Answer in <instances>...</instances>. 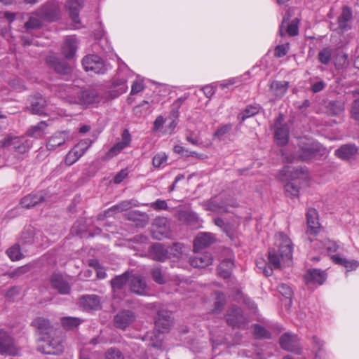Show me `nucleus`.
<instances>
[{
  "instance_id": "1",
  "label": "nucleus",
  "mask_w": 359,
  "mask_h": 359,
  "mask_svg": "<svg viewBox=\"0 0 359 359\" xmlns=\"http://www.w3.org/2000/svg\"><path fill=\"white\" fill-rule=\"evenodd\" d=\"M276 244L278 247V252L275 249H269L268 251L269 265L264 259L257 262L258 270L266 276H271L273 269H279L281 262L287 265L292 262L293 246L289 237L283 232L277 233Z\"/></svg>"
},
{
  "instance_id": "2",
  "label": "nucleus",
  "mask_w": 359,
  "mask_h": 359,
  "mask_svg": "<svg viewBox=\"0 0 359 359\" xmlns=\"http://www.w3.org/2000/svg\"><path fill=\"white\" fill-rule=\"evenodd\" d=\"M309 171L306 168H291L285 166L278 173V178L285 182V194L290 197H298L299 191L309 180Z\"/></svg>"
},
{
  "instance_id": "3",
  "label": "nucleus",
  "mask_w": 359,
  "mask_h": 359,
  "mask_svg": "<svg viewBox=\"0 0 359 359\" xmlns=\"http://www.w3.org/2000/svg\"><path fill=\"white\" fill-rule=\"evenodd\" d=\"M64 90L66 94L61 96L69 104L87 106L99 103L102 99L100 93L95 88L78 90L72 86H66Z\"/></svg>"
},
{
  "instance_id": "4",
  "label": "nucleus",
  "mask_w": 359,
  "mask_h": 359,
  "mask_svg": "<svg viewBox=\"0 0 359 359\" xmlns=\"http://www.w3.org/2000/svg\"><path fill=\"white\" fill-rule=\"evenodd\" d=\"M298 146L299 150L294 154L292 159H288V161L293 162L297 160L307 162L318 156H323L325 154V149L322 144L306 137L299 139Z\"/></svg>"
},
{
  "instance_id": "5",
  "label": "nucleus",
  "mask_w": 359,
  "mask_h": 359,
  "mask_svg": "<svg viewBox=\"0 0 359 359\" xmlns=\"http://www.w3.org/2000/svg\"><path fill=\"white\" fill-rule=\"evenodd\" d=\"M65 349V341L62 336H42L37 340L36 350L43 354L59 355Z\"/></svg>"
},
{
  "instance_id": "6",
  "label": "nucleus",
  "mask_w": 359,
  "mask_h": 359,
  "mask_svg": "<svg viewBox=\"0 0 359 359\" xmlns=\"http://www.w3.org/2000/svg\"><path fill=\"white\" fill-rule=\"evenodd\" d=\"M18 352L11 333L0 326V355H17Z\"/></svg>"
},
{
  "instance_id": "7",
  "label": "nucleus",
  "mask_w": 359,
  "mask_h": 359,
  "mask_svg": "<svg viewBox=\"0 0 359 359\" xmlns=\"http://www.w3.org/2000/svg\"><path fill=\"white\" fill-rule=\"evenodd\" d=\"M82 65L86 72H93L95 74H104L108 70V65L97 55H88L82 60Z\"/></svg>"
},
{
  "instance_id": "8",
  "label": "nucleus",
  "mask_w": 359,
  "mask_h": 359,
  "mask_svg": "<svg viewBox=\"0 0 359 359\" xmlns=\"http://www.w3.org/2000/svg\"><path fill=\"white\" fill-rule=\"evenodd\" d=\"M227 324L232 328L244 329L247 326L248 320L243 314L242 309L233 306L226 315Z\"/></svg>"
},
{
  "instance_id": "9",
  "label": "nucleus",
  "mask_w": 359,
  "mask_h": 359,
  "mask_svg": "<svg viewBox=\"0 0 359 359\" xmlns=\"http://www.w3.org/2000/svg\"><path fill=\"white\" fill-rule=\"evenodd\" d=\"M34 14L47 22H54L60 17V8L55 3L48 2L39 8Z\"/></svg>"
},
{
  "instance_id": "10",
  "label": "nucleus",
  "mask_w": 359,
  "mask_h": 359,
  "mask_svg": "<svg viewBox=\"0 0 359 359\" xmlns=\"http://www.w3.org/2000/svg\"><path fill=\"white\" fill-rule=\"evenodd\" d=\"M137 318L136 313L130 309H121L114 316L113 323L116 328L125 330Z\"/></svg>"
},
{
  "instance_id": "11",
  "label": "nucleus",
  "mask_w": 359,
  "mask_h": 359,
  "mask_svg": "<svg viewBox=\"0 0 359 359\" xmlns=\"http://www.w3.org/2000/svg\"><path fill=\"white\" fill-rule=\"evenodd\" d=\"M130 272L125 271L121 275L116 276L111 280L110 283L114 298L122 299L124 297L121 291L128 283L130 281Z\"/></svg>"
},
{
  "instance_id": "12",
  "label": "nucleus",
  "mask_w": 359,
  "mask_h": 359,
  "mask_svg": "<svg viewBox=\"0 0 359 359\" xmlns=\"http://www.w3.org/2000/svg\"><path fill=\"white\" fill-rule=\"evenodd\" d=\"M279 343L281 348L285 351L295 353H301L299 339L296 334L290 332L284 333L280 337Z\"/></svg>"
},
{
  "instance_id": "13",
  "label": "nucleus",
  "mask_w": 359,
  "mask_h": 359,
  "mask_svg": "<svg viewBox=\"0 0 359 359\" xmlns=\"http://www.w3.org/2000/svg\"><path fill=\"white\" fill-rule=\"evenodd\" d=\"M172 325V313L168 310H160L155 318V327L159 332H167Z\"/></svg>"
},
{
  "instance_id": "14",
  "label": "nucleus",
  "mask_w": 359,
  "mask_h": 359,
  "mask_svg": "<svg viewBox=\"0 0 359 359\" xmlns=\"http://www.w3.org/2000/svg\"><path fill=\"white\" fill-rule=\"evenodd\" d=\"M131 142V136L128 129H124L121 134V141L115 144L107 152L105 159H110L118 155L123 149L128 147Z\"/></svg>"
},
{
  "instance_id": "15",
  "label": "nucleus",
  "mask_w": 359,
  "mask_h": 359,
  "mask_svg": "<svg viewBox=\"0 0 359 359\" xmlns=\"http://www.w3.org/2000/svg\"><path fill=\"white\" fill-rule=\"evenodd\" d=\"M79 306L86 311H96L101 309L100 298L96 294H85L79 299Z\"/></svg>"
},
{
  "instance_id": "16",
  "label": "nucleus",
  "mask_w": 359,
  "mask_h": 359,
  "mask_svg": "<svg viewBox=\"0 0 359 359\" xmlns=\"http://www.w3.org/2000/svg\"><path fill=\"white\" fill-rule=\"evenodd\" d=\"M50 284L60 294H69L71 292L70 285L60 274H53L50 277Z\"/></svg>"
},
{
  "instance_id": "17",
  "label": "nucleus",
  "mask_w": 359,
  "mask_h": 359,
  "mask_svg": "<svg viewBox=\"0 0 359 359\" xmlns=\"http://www.w3.org/2000/svg\"><path fill=\"white\" fill-rule=\"evenodd\" d=\"M307 230L306 233L311 235H317L319 232L320 223L318 212L315 208H310L306 212Z\"/></svg>"
},
{
  "instance_id": "18",
  "label": "nucleus",
  "mask_w": 359,
  "mask_h": 359,
  "mask_svg": "<svg viewBox=\"0 0 359 359\" xmlns=\"http://www.w3.org/2000/svg\"><path fill=\"white\" fill-rule=\"evenodd\" d=\"M215 241V238L212 233L201 232L194 239V248L196 252L209 247Z\"/></svg>"
},
{
  "instance_id": "19",
  "label": "nucleus",
  "mask_w": 359,
  "mask_h": 359,
  "mask_svg": "<svg viewBox=\"0 0 359 359\" xmlns=\"http://www.w3.org/2000/svg\"><path fill=\"white\" fill-rule=\"evenodd\" d=\"M206 210L217 212L224 213L228 212V206L235 207L234 204H229L222 200L221 197H214L210 198L206 203Z\"/></svg>"
},
{
  "instance_id": "20",
  "label": "nucleus",
  "mask_w": 359,
  "mask_h": 359,
  "mask_svg": "<svg viewBox=\"0 0 359 359\" xmlns=\"http://www.w3.org/2000/svg\"><path fill=\"white\" fill-rule=\"evenodd\" d=\"M32 325L34 327L39 333L43 336H48L53 331V326L50 321L43 317H37L32 322Z\"/></svg>"
},
{
  "instance_id": "21",
  "label": "nucleus",
  "mask_w": 359,
  "mask_h": 359,
  "mask_svg": "<svg viewBox=\"0 0 359 359\" xmlns=\"http://www.w3.org/2000/svg\"><path fill=\"white\" fill-rule=\"evenodd\" d=\"M69 133L67 131H57L48 140L46 147L48 150H54L57 147L65 144L69 139Z\"/></svg>"
},
{
  "instance_id": "22",
  "label": "nucleus",
  "mask_w": 359,
  "mask_h": 359,
  "mask_svg": "<svg viewBox=\"0 0 359 359\" xmlns=\"http://www.w3.org/2000/svg\"><path fill=\"white\" fill-rule=\"evenodd\" d=\"M78 46V39L76 36H67L63 43L62 51L65 57L70 60L74 56Z\"/></svg>"
},
{
  "instance_id": "23",
  "label": "nucleus",
  "mask_w": 359,
  "mask_h": 359,
  "mask_svg": "<svg viewBox=\"0 0 359 359\" xmlns=\"http://www.w3.org/2000/svg\"><path fill=\"white\" fill-rule=\"evenodd\" d=\"M150 255L154 260L165 262L169 258L167 245L162 243H154L150 248Z\"/></svg>"
},
{
  "instance_id": "24",
  "label": "nucleus",
  "mask_w": 359,
  "mask_h": 359,
  "mask_svg": "<svg viewBox=\"0 0 359 359\" xmlns=\"http://www.w3.org/2000/svg\"><path fill=\"white\" fill-rule=\"evenodd\" d=\"M306 284L317 283L322 285L326 280L325 271L320 269H312L307 271L304 275Z\"/></svg>"
},
{
  "instance_id": "25",
  "label": "nucleus",
  "mask_w": 359,
  "mask_h": 359,
  "mask_svg": "<svg viewBox=\"0 0 359 359\" xmlns=\"http://www.w3.org/2000/svg\"><path fill=\"white\" fill-rule=\"evenodd\" d=\"M46 100L41 95H34L30 98L29 110L32 114L42 115L46 113Z\"/></svg>"
},
{
  "instance_id": "26",
  "label": "nucleus",
  "mask_w": 359,
  "mask_h": 359,
  "mask_svg": "<svg viewBox=\"0 0 359 359\" xmlns=\"http://www.w3.org/2000/svg\"><path fill=\"white\" fill-rule=\"evenodd\" d=\"M189 264L195 268H204L210 265L212 262V257L208 252L198 254L189 257Z\"/></svg>"
},
{
  "instance_id": "27",
  "label": "nucleus",
  "mask_w": 359,
  "mask_h": 359,
  "mask_svg": "<svg viewBox=\"0 0 359 359\" xmlns=\"http://www.w3.org/2000/svg\"><path fill=\"white\" fill-rule=\"evenodd\" d=\"M44 198L41 192L32 193L21 199L20 205L22 208L29 209L44 201Z\"/></svg>"
},
{
  "instance_id": "28",
  "label": "nucleus",
  "mask_w": 359,
  "mask_h": 359,
  "mask_svg": "<svg viewBox=\"0 0 359 359\" xmlns=\"http://www.w3.org/2000/svg\"><path fill=\"white\" fill-rule=\"evenodd\" d=\"M358 153V148L355 144H347L341 146L335 151V154L344 160L353 158Z\"/></svg>"
},
{
  "instance_id": "29",
  "label": "nucleus",
  "mask_w": 359,
  "mask_h": 359,
  "mask_svg": "<svg viewBox=\"0 0 359 359\" xmlns=\"http://www.w3.org/2000/svg\"><path fill=\"white\" fill-rule=\"evenodd\" d=\"M130 287L132 292L138 295H147V285L145 281L140 276H133L130 281Z\"/></svg>"
},
{
  "instance_id": "30",
  "label": "nucleus",
  "mask_w": 359,
  "mask_h": 359,
  "mask_svg": "<svg viewBox=\"0 0 359 359\" xmlns=\"http://www.w3.org/2000/svg\"><path fill=\"white\" fill-rule=\"evenodd\" d=\"M47 62L60 74L68 75L72 72L71 67L65 61L59 60L55 57H50L47 59Z\"/></svg>"
},
{
  "instance_id": "31",
  "label": "nucleus",
  "mask_w": 359,
  "mask_h": 359,
  "mask_svg": "<svg viewBox=\"0 0 359 359\" xmlns=\"http://www.w3.org/2000/svg\"><path fill=\"white\" fill-rule=\"evenodd\" d=\"M179 218L181 221L194 228H198L201 226V219L198 215L194 212L182 211L179 214Z\"/></svg>"
},
{
  "instance_id": "32",
  "label": "nucleus",
  "mask_w": 359,
  "mask_h": 359,
  "mask_svg": "<svg viewBox=\"0 0 359 359\" xmlns=\"http://www.w3.org/2000/svg\"><path fill=\"white\" fill-rule=\"evenodd\" d=\"M353 13L351 8L344 6L342 13L337 19L338 28L341 32H345L349 29L348 22L352 19Z\"/></svg>"
},
{
  "instance_id": "33",
  "label": "nucleus",
  "mask_w": 359,
  "mask_h": 359,
  "mask_svg": "<svg viewBox=\"0 0 359 359\" xmlns=\"http://www.w3.org/2000/svg\"><path fill=\"white\" fill-rule=\"evenodd\" d=\"M288 81H273L270 84V90L276 97H283L287 91Z\"/></svg>"
},
{
  "instance_id": "34",
  "label": "nucleus",
  "mask_w": 359,
  "mask_h": 359,
  "mask_svg": "<svg viewBox=\"0 0 359 359\" xmlns=\"http://www.w3.org/2000/svg\"><path fill=\"white\" fill-rule=\"evenodd\" d=\"M234 266L233 260L231 258L224 259L219 265L217 271L219 275L224 278H228L231 276L232 270Z\"/></svg>"
},
{
  "instance_id": "35",
  "label": "nucleus",
  "mask_w": 359,
  "mask_h": 359,
  "mask_svg": "<svg viewBox=\"0 0 359 359\" xmlns=\"http://www.w3.org/2000/svg\"><path fill=\"white\" fill-rule=\"evenodd\" d=\"M331 259L334 264L344 266L348 271L355 270L359 266L357 261L343 258L339 255H332Z\"/></svg>"
},
{
  "instance_id": "36",
  "label": "nucleus",
  "mask_w": 359,
  "mask_h": 359,
  "mask_svg": "<svg viewBox=\"0 0 359 359\" xmlns=\"http://www.w3.org/2000/svg\"><path fill=\"white\" fill-rule=\"evenodd\" d=\"M261 109L259 104H250L248 105L238 115V119L240 123L242 124L247 118H250L257 114Z\"/></svg>"
},
{
  "instance_id": "37",
  "label": "nucleus",
  "mask_w": 359,
  "mask_h": 359,
  "mask_svg": "<svg viewBox=\"0 0 359 359\" xmlns=\"http://www.w3.org/2000/svg\"><path fill=\"white\" fill-rule=\"evenodd\" d=\"M277 144L281 146L286 144L289 139V130L286 125L278 127L274 133Z\"/></svg>"
},
{
  "instance_id": "38",
  "label": "nucleus",
  "mask_w": 359,
  "mask_h": 359,
  "mask_svg": "<svg viewBox=\"0 0 359 359\" xmlns=\"http://www.w3.org/2000/svg\"><path fill=\"white\" fill-rule=\"evenodd\" d=\"M46 121H41L35 126H32L27 132L28 136L39 138L46 134V130L48 127Z\"/></svg>"
},
{
  "instance_id": "39",
  "label": "nucleus",
  "mask_w": 359,
  "mask_h": 359,
  "mask_svg": "<svg viewBox=\"0 0 359 359\" xmlns=\"http://www.w3.org/2000/svg\"><path fill=\"white\" fill-rule=\"evenodd\" d=\"M81 7L79 1H69L67 4V8L69 11V17L72 21L79 24V8Z\"/></svg>"
},
{
  "instance_id": "40",
  "label": "nucleus",
  "mask_w": 359,
  "mask_h": 359,
  "mask_svg": "<svg viewBox=\"0 0 359 359\" xmlns=\"http://www.w3.org/2000/svg\"><path fill=\"white\" fill-rule=\"evenodd\" d=\"M83 320L76 317H63L61 318V324L67 330H72L76 328Z\"/></svg>"
},
{
  "instance_id": "41",
  "label": "nucleus",
  "mask_w": 359,
  "mask_h": 359,
  "mask_svg": "<svg viewBox=\"0 0 359 359\" xmlns=\"http://www.w3.org/2000/svg\"><path fill=\"white\" fill-rule=\"evenodd\" d=\"M93 144V140L86 138L79 141L72 149H73L77 156L80 158L86 152Z\"/></svg>"
},
{
  "instance_id": "42",
  "label": "nucleus",
  "mask_w": 359,
  "mask_h": 359,
  "mask_svg": "<svg viewBox=\"0 0 359 359\" xmlns=\"http://www.w3.org/2000/svg\"><path fill=\"white\" fill-rule=\"evenodd\" d=\"M324 342L318 337H313V349L315 352V359H322L325 355L323 348Z\"/></svg>"
},
{
  "instance_id": "43",
  "label": "nucleus",
  "mask_w": 359,
  "mask_h": 359,
  "mask_svg": "<svg viewBox=\"0 0 359 359\" xmlns=\"http://www.w3.org/2000/svg\"><path fill=\"white\" fill-rule=\"evenodd\" d=\"M332 53L333 50L330 47L323 48L318 55L319 62L324 65H328L332 60Z\"/></svg>"
},
{
  "instance_id": "44",
  "label": "nucleus",
  "mask_w": 359,
  "mask_h": 359,
  "mask_svg": "<svg viewBox=\"0 0 359 359\" xmlns=\"http://www.w3.org/2000/svg\"><path fill=\"white\" fill-rule=\"evenodd\" d=\"M215 224L219 228H221L224 232L226 233L228 236L230 238H232L234 235L233 229L232 226L229 224L226 223L224 219L221 217H216L214 219Z\"/></svg>"
},
{
  "instance_id": "45",
  "label": "nucleus",
  "mask_w": 359,
  "mask_h": 359,
  "mask_svg": "<svg viewBox=\"0 0 359 359\" xmlns=\"http://www.w3.org/2000/svg\"><path fill=\"white\" fill-rule=\"evenodd\" d=\"M183 245L175 243L172 245L167 246L168 259L179 258L182 255Z\"/></svg>"
},
{
  "instance_id": "46",
  "label": "nucleus",
  "mask_w": 359,
  "mask_h": 359,
  "mask_svg": "<svg viewBox=\"0 0 359 359\" xmlns=\"http://www.w3.org/2000/svg\"><path fill=\"white\" fill-rule=\"evenodd\" d=\"M253 332L257 339H270L271 337L270 332L259 324L253 325Z\"/></svg>"
},
{
  "instance_id": "47",
  "label": "nucleus",
  "mask_w": 359,
  "mask_h": 359,
  "mask_svg": "<svg viewBox=\"0 0 359 359\" xmlns=\"http://www.w3.org/2000/svg\"><path fill=\"white\" fill-rule=\"evenodd\" d=\"M215 294L216 297V301L215 302V308L213 311L218 313H220V311L222 310L225 304L226 298L224 294L219 291H216Z\"/></svg>"
},
{
  "instance_id": "48",
  "label": "nucleus",
  "mask_w": 359,
  "mask_h": 359,
  "mask_svg": "<svg viewBox=\"0 0 359 359\" xmlns=\"http://www.w3.org/2000/svg\"><path fill=\"white\" fill-rule=\"evenodd\" d=\"M6 254L12 261H18L22 258L20 248L18 245H14L6 250Z\"/></svg>"
},
{
  "instance_id": "49",
  "label": "nucleus",
  "mask_w": 359,
  "mask_h": 359,
  "mask_svg": "<svg viewBox=\"0 0 359 359\" xmlns=\"http://www.w3.org/2000/svg\"><path fill=\"white\" fill-rule=\"evenodd\" d=\"M104 359H125V357L118 348L111 347L105 352Z\"/></svg>"
},
{
  "instance_id": "50",
  "label": "nucleus",
  "mask_w": 359,
  "mask_h": 359,
  "mask_svg": "<svg viewBox=\"0 0 359 359\" xmlns=\"http://www.w3.org/2000/svg\"><path fill=\"white\" fill-rule=\"evenodd\" d=\"M233 128L232 123L221 125L214 133L213 137L221 140L225 135L228 134Z\"/></svg>"
},
{
  "instance_id": "51",
  "label": "nucleus",
  "mask_w": 359,
  "mask_h": 359,
  "mask_svg": "<svg viewBox=\"0 0 359 359\" xmlns=\"http://www.w3.org/2000/svg\"><path fill=\"white\" fill-rule=\"evenodd\" d=\"M98 47L100 48L104 53H109L111 50V45L107 39L102 36H100L99 41L94 44V48L95 50H98Z\"/></svg>"
},
{
  "instance_id": "52",
  "label": "nucleus",
  "mask_w": 359,
  "mask_h": 359,
  "mask_svg": "<svg viewBox=\"0 0 359 359\" xmlns=\"http://www.w3.org/2000/svg\"><path fill=\"white\" fill-rule=\"evenodd\" d=\"M12 148L14 149L15 151L21 154H25L28 149V147L23 142L22 140L18 136H15V138H14V142Z\"/></svg>"
},
{
  "instance_id": "53",
  "label": "nucleus",
  "mask_w": 359,
  "mask_h": 359,
  "mask_svg": "<svg viewBox=\"0 0 359 359\" xmlns=\"http://www.w3.org/2000/svg\"><path fill=\"white\" fill-rule=\"evenodd\" d=\"M167 160L168 156L165 153H158L153 157L152 165L154 168H159Z\"/></svg>"
},
{
  "instance_id": "54",
  "label": "nucleus",
  "mask_w": 359,
  "mask_h": 359,
  "mask_svg": "<svg viewBox=\"0 0 359 359\" xmlns=\"http://www.w3.org/2000/svg\"><path fill=\"white\" fill-rule=\"evenodd\" d=\"M113 87L118 88V89L116 90L117 95L123 94L128 89V86L126 84V80L124 79H115L113 81Z\"/></svg>"
},
{
  "instance_id": "55",
  "label": "nucleus",
  "mask_w": 359,
  "mask_h": 359,
  "mask_svg": "<svg viewBox=\"0 0 359 359\" xmlns=\"http://www.w3.org/2000/svg\"><path fill=\"white\" fill-rule=\"evenodd\" d=\"M43 26V22L41 18L35 17H30L29 19L25 22V27L27 29H37Z\"/></svg>"
},
{
  "instance_id": "56",
  "label": "nucleus",
  "mask_w": 359,
  "mask_h": 359,
  "mask_svg": "<svg viewBox=\"0 0 359 359\" xmlns=\"http://www.w3.org/2000/svg\"><path fill=\"white\" fill-rule=\"evenodd\" d=\"M86 231V225L82 220L76 221L73 225L71 232L72 234L81 236Z\"/></svg>"
},
{
  "instance_id": "57",
  "label": "nucleus",
  "mask_w": 359,
  "mask_h": 359,
  "mask_svg": "<svg viewBox=\"0 0 359 359\" xmlns=\"http://www.w3.org/2000/svg\"><path fill=\"white\" fill-rule=\"evenodd\" d=\"M151 276L153 280L158 283V284H164L165 283V279L162 274L161 270L160 268L153 269L151 271Z\"/></svg>"
},
{
  "instance_id": "58",
  "label": "nucleus",
  "mask_w": 359,
  "mask_h": 359,
  "mask_svg": "<svg viewBox=\"0 0 359 359\" xmlns=\"http://www.w3.org/2000/svg\"><path fill=\"white\" fill-rule=\"evenodd\" d=\"M29 269H30V267L29 266L25 265L22 266L18 267L12 271L8 272L7 275L10 278L18 277V276L28 272L29 271Z\"/></svg>"
},
{
  "instance_id": "59",
  "label": "nucleus",
  "mask_w": 359,
  "mask_h": 359,
  "mask_svg": "<svg viewBox=\"0 0 359 359\" xmlns=\"http://www.w3.org/2000/svg\"><path fill=\"white\" fill-rule=\"evenodd\" d=\"M277 290L285 298H291L292 290L288 285L281 283L278 286Z\"/></svg>"
},
{
  "instance_id": "60",
  "label": "nucleus",
  "mask_w": 359,
  "mask_h": 359,
  "mask_svg": "<svg viewBox=\"0 0 359 359\" xmlns=\"http://www.w3.org/2000/svg\"><path fill=\"white\" fill-rule=\"evenodd\" d=\"M15 135H7L2 140H0V149L12 147L14 142Z\"/></svg>"
},
{
  "instance_id": "61",
  "label": "nucleus",
  "mask_w": 359,
  "mask_h": 359,
  "mask_svg": "<svg viewBox=\"0 0 359 359\" xmlns=\"http://www.w3.org/2000/svg\"><path fill=\"white\" fill-rule=\"evenodd\" d=\"M149 108V104L147 101H143L139 105L136 106L133 111L136 115L141 116L146 114Z\"/></svg>"
},
{
  "instance_id": "62",
  "label": "nucleus",
  "mask_w": 359,
  "mask_h": 359,
  "mask_svg": "<svg viewBox=\"0 0 359 359\" xmlns=\"http://www.w3.org/2000/svg\"><path fill=\"white\" fill-rule=\"evenodd\" d=\"M80 157L77 156L76 152L73 149H71L66 155L65 162L67 165H72Z\"/></svg>"
},
{
  "instance_id": "63",
  "label": "nucleus",
  "mask_w": 359,
  "mask_h": 359,
  "mask_svg": "<svg viewBox=\"0 0 359 359\" xmlns=\"http://www.w3.org/2000/svg\"><path fill=\"white\" fill-rule=\"evenodd\" d=\"M298 32H299L298 20H297V19H294L287 26V33L290 36H294L297 35Z\"/></svg>"
},
{
  "instance_id": "64",
  "label": "nucleus",
  "mask_w": 359,
  "mask_h": 359,
  "mask_svg": "<svg viewBox=\"0 0 359 359\" xmlns=\"http://www.w3.org/2000/svg\"><path fill=\"white\" fill-rule=\"evenodd\" d=\"M151 207L155 210H165L168 209V204L165 200L157 199L151 203Z\"/></svg>"
}]
</instances>
